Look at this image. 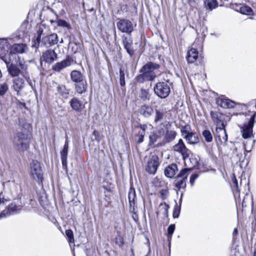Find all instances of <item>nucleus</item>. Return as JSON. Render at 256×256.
<instances>
[{"instance_id":"7","label":"nucleus","mask_w":256,"mask_h":256,"mask_svg":"<svg viewBox=\"0 0 256 256\" xmlns=\"http://www.w3.org/2000/svg\"><path fill=\"white\" fill-rule=\"evenodd\" d=\"M256 114H253L248 124H244L242 128L241 132L242 136L244 138H250L252 136V128L254 126Z\"/></svg>"},{"instance_id":"63","label":"nucleus","mask_w":256,"mask_h":256,"mask_svg":"<svg viewBox=\"0 0 256 256\" xmlns=\"http://www.w3.org/2000/svg\"><path fill=\"white\" fill-rule=\"evenodd\" d=\"M2 77V73L1 70H0V78Z\"/></svg>"},{"instance_id":"15","label":"nucleus","mask_w":256,"mask_h":256,"mask_svg":"<svg viewBox=\"0 0 256 256\" xmlns=\"http://www.w3.org/2000/svg\"><path fill=\"white\" fill-rule=\"evenodd\" d=\"M28 50V47L24 44H14L10 48V54H22L27 52Z\"/></svg>"},{"instance_id":"59","label":"nucleus","mask_w":256,"mask_h":256,"mask_svg":"<svg viewBox=\"0 0 256 256\" xmlns=\"http://www.w3.org/2000/svg\"><path fill=\"white\" fill-rule=\"evenodd\" d=\"M238 234V229L236 228H235L234 230V232H233V236H236Z\"/></svg>"},{"instance_id":"42","label":"nucleus","mask_w":256,"mask_h":256,"mask_svg":"<svg viewBox=\"0 0 256 256\" xmlns=\"http://www.w3.org/2000/svg\"><path fill=\"white\" fill-rule=\"evenodd\" d=\"M142 73L146 78V80H152L156 76L154 72H140Z\"/></svg>"},{"instance_id":"4","label":"nucleus","mask_w":256,"mask_h":256,"mask_svg":"<svg viewBox=\"0 0 256 256\" xmlns=\"http://www.w3.org/2000/svg\"><path fill=\"white\" fill-rule=\"evenodd\" d=\"M30 174L32 178L38 182H42L43 180V173L40 163L37 160H33L30 164Z\"/></svg>"},{"instance_id":"57","label":"nucleus","mask_w":256,"mask_h":256,"mask_svg":"<svg viewBox=\"0 0 256 256\" xmlns=\"http://www.w3.org/2000/svg\"><path fill=\"white\" fill-rule=\"evenodd\" d=\"M124 48L126 50L127 52L130 56H132L134 54V50L132 48V46H128V47H124Z\"/></svg>"},{"instance_id":"20","label":"nucleus","mask_w":256,"mask_h":256,"mask_svg":"<svg viewBox=\"0 0 256 256\" xmlns=\"http://www.w3.org/2000/svg\"><path fill=\"white\" fill-rule=\"evenodd\" d=\"M24 79L17 78L13 80L12 88L17 92L18 94L19 92L24 88Z\"/></svg>"},{"instance_id":"53","label":"nucleus","mask_w":256,"mask_h":256,"mask_svg":"<svg viewBox=\"0 0 256 256\" xmlns=\"http://www.w3.org/2000/svg\"><path fill=\"white\" fill-rule=\"evenodd\" d=\"M180 213V208L176 206L174 210L173 217L174 218H178Z\"/></svg>"},{"instance_id":"58","label":"nucleus","mask_w":256,"mask_h":256,"mask_svg":"<svg viewBox=\"0 0 256 256\" xmlns=\"http://www.w3.org/2000/svg\"><path fill=\"white\" fill-rule=\"evenodd\" d=\"M63 149L68 150V140H66Z\"/></svg>"},{"instance_id":"64","label":"nucleus","mask_w":256,"mask_h":256,"mask_svg":"<svg viewBox=\"0 0 256 256\" xmlns=\"http://www.w3.org/2000/svg\"><path fill=\"white\" fill-rule=\"evenodd\" d=\"M254 256H256V250L254 252Z\"/></svg>"},{"instance_id":"22","label":"nucleus","mask_w":256,"mask_h":256,"mask_svg":"<svg viewBox=\"0 0 256 256\" xmlns=\"http://www.w3.org/2000/svg\"><path fill=\"white\" fill-rule=\"evenodd\" d=\"M70 104L72 108L76 112H80L82 109V102L76 98H72L70 101Z\"/></svg>"},{"instance_id":"60","label":"nucleus","mask_w":256,"mask_h":256,"mask_svg":"<svg viewBox=\"0 0 256 256\" xmlns=\"http://www.w3.org/2000/svg\"><path fill=\"white\" fill-rule=\"evenodd\" d=\"M165 192H166V190H162L160 192V194L162 196H163Z\"/></svg>"},{"instance_id":"25","label":"nucleus","mask_w":256,"mask_h":256,"mask_svg":"<svg viewBox=\"0 0 256 256\" xmlns=\"http://www.w3.org/2000/svg\"><path fill=\"white\" fill-rule=\"evenodd\" d=\"M72 80L75 82H80L84 80V76L78 70H74L70 73Z\"/></svg>"},{"instance_id":"49","label":"nucleus","mask_w":256,"mask_h":256,"mask_svg":"<svg viewBox=\"0 0 256 256\" xmlns=\"http://www.w3.org/2000/svg\"><path fill=\"white\" fill-rule=\"evenodd\" d=\"M190 127L188 125L184 126H182L181 128V132L182 134V136L184 137L186 135H188L191 132H190Z\"/></svg>"},{"instance_id":"34","label":"nucleus","mask_w":256,"mask_h":256,"mask_svg":"<svg viewBox=\"0 0 256 256\" xmlns=\"http://www.w3.org/2000/svg\"><path fill=\"white\" fill-rule=\"evenodd\" d=\"M202 136L206 142H211L213 140V136L211 132L208 130H204L202 132Z\"/></svg>"},{"instance_id":"16","label":"nucleus","mask_w":256,"mask_h":256,"mask_svg":"<svg viewBox=\"0 0 256 256\" xmlns=\"http://www.w3.org/2000/svg\"><path fill=\"white\" fill-rule=\"evenodd\" d=\"M166 112L167 111L164 108L163 104L158 108H157V106H156L154 110V122L156 124H157L158 122H161L166 116Z\"/></svg>"},{"instance_id":"27","label":"nucleus","mask_w":256,"mask_h":256,"mask_svg":"<svg viewBox=\"0 0 256 256\" xmlns=\"http://www.w3.org/2000/svg\"><path fill=\"white\" fill-rule=\"evenodd\" d=\"M10 44L6 38H0V54H5L6 52H8L9 49Z\"/></svg>"},{"instance_id":"39","label":"nucleus","mask_w":256,"mask_h":256,"mask_svg":"<svg viewBox=\"0 0 256 256\" xmlns=\"http://www.w3.org/2000/svg\"><path fill=\"white\" fill-rule=\"evenodd\" d=\"M68 152V150L64 149H62V150L60 152V157L63 166H66L67 165Z\"/></svg>"},{"instance_id":"45","label":"nucleus","mask_w":256,"mask_h":256,"mask_svg":"<svg viewBox=\"0 0 256 256\" xmlns=\"http://www.w3.org/2000/svg\"><path fill=\"white\" fill-rule=\"evenodd\" d=\"M160 208H161L162 210H163L164 214L165 216H168V210L169 208V206L166 204V202L164 203H161L160 204Z\"/></svg>"},{"instance_id":"24","label":"nucleus","mask_w":256,"mask_h":256,"mask_svg":"<svg viewBox=\"0 0 256 256\" xmlns=\"http://www.w3.org/2000/svg\"><path fill=\"white\" fill-rule=\"evenodd\" d=\"M159 68V65L153 63L152 62H149L144 65L140 69V72H154V70L158 69Z\"/></svg>"},{"instance_id":"5","label":"nucleus","mask_w":256,"mask_h":256,"mask_svg":"<svg viewBox=\"0 0 256 256\" xmlns=\"http://www.w3.org/2000/svg\"><path fill=\"white\" fill-rule=\"evenodd\" d=\"M155 94L160 98H166L170 94V89L169 84L166 82L157 83L154 87Z\"/></svg>"},{"instance_id":"26","label":"nucleus","mask_w":256,"mask_h":256,"mask_svg":"<svg viewBox=\"0 0 256 256\" xmlns=\"http://www.w3.org/2000/svg\"><path fill=\"white\" fill-rule=\"evenodd\" d=\"M139 127L141 130L138 132L136 136L138 138V143L140 144L144 142L145 131L147 129L148 126L146 124H140L139 126Z\"/></svg>"},{"instance_id":"61","label":"nucleus","mask_w":256,"mask_h":256,"mask_svg":"<svg viewBox=\"0 0 256 256\" xmlns=\"http://www.w3.org/2000/svg\"><path fill=\"white\" fill-rule=\"evenodd\" d=\"M98 132L97 130H95L93 132V134L94 136H96L97 135H98Z\"/></svg>"},{"instance_id":"17","label":"nucleus","mask_w":256,"mask_h":256,"mask_svg":"<svg viewBox=\"0 0 256 256\" xmlns=\"http://www.w3.org/2000/svg\"><path fill=\"white\" fill-rule=\"evenodd\" d=\"M210 116L214 122L218 126H225L224 123V115L219 112H210Z\"/></svg>"},{"instance_id":"31","label":"nucleus","mask_w":256,"mask_h":256,"mask_svg":"<svg viewBox=\"0 0 256 256\" xmlns=\"http://www.w3.org/2000/svg\"><path fill=\"white\" fill-rule=\"evenodd\" d=\"M58 92L64 98H67L70 93V90L66 88L65 86L60 85L57 87Z\"/></svg>"},{"instance_id":"30","label":"nucleus","mask_w":256,"mask_h":256,"mask_svg":"<svg viewBox=\"0 0 256 256\" xmlns=\"http://www.w3.org/2000/svg\"><path fill=\"white\" fill-rule=\"evenodd\" d=\"M184 138H185L186 140L190 144H195L198 142V136L192 132L188 135L184 136Z\"/></svg>"},{"instance_id":"18","label":"nucleus","mask_w":256,"mask_h":256,"mask_svg":"<svg viewBox=\"0 0 256 256\" xmlns=\"http://www.w3.org/2000/svg\"><path fill=\"white\" fill-rule=\"evenodd\" d=\"M154 112L153 108L146 104H144L141 106L140 112L146 118H148L152 116Z\"/></svg>"},{"instance_id":"19","label":"nucleus","mask_w":256,"mask_h":256,"mask_svg":"<svg viewBox=\"0 0 256 256\" xmlns=\"http://www.w3.org/2000/svg\"><path fill=\"white\" fill-rule=\"evenodd\" d=\"M178 168L177 165L175 164H172L168 166L164 169L165 176L170 178H172L175 175Z\"/></svg>"},{"instance_id":"38","label":"nucleus","mask_w":256,"mask_h":256,"mask_svg":"<svg viewBox=\"0 0 256 256\" xmlns=\"http://www.w3.org/2000/svg\"><path fill=\"white\" fill-rule=\"evenodd\" d=\"M240 12L241 14L246 15H252V9L247 6H242L240 8Z\"/></svg>"},{"instance_id":"41","label":"nucleus","mask_w":256,"mask_h":256,"mask_svg":"<svg viewBox=\"0 0 256 256\" xmlns=\"http://www.w3.org/2000/svg\"><path fill=\"white\" fill-rule=\"evenodd\" d=\"M8 90V86L6 82L0 83V96L5 94Z\"/></svg>"},{"instance_id":"47","label":"nucleus","mask_w":256,"mask_h":256,"mask_svg":"<svg viewBox=\"0 0 256 256\" xmlns=\"http://www.w3.org/2000/svg\"><path fill=\"white\" fill-rule=\"evenodd\" d=\"M66 234L68 238V242L70 243L74 242V238L73 232L71 230H68L66 231Z\"/></svg>"},{"instance_id":"33","label":"nucleus","mask_w":256,"mask_h":256,"mask_svg":"<svg viewBox=\"0 0 256 256\" xmlns=\"http://www.w3.org/2000/svg\"><path fill=\"white\" fill-rule=\"evenodd\" d=\"M218 2L216 0H206L205 7L206 9L212 10L218 6Z\"/></svg>"},{"instance_id":"36","label":"nucleus","mask_w":256,"mask_h":256,"mask_svg":"<svg viewBox=\"0 0 256 256\" xmlns=\"http://www.w3.org/2000/svg\"><path fill=\"white\" fill-rule=\"evenodd\" d=\"M186 180H185L184 179H176L175 180V187L178 190H180L182 188H185L186 187Z\"/></svg>"},{"instance_id":"12","label":"nucleus","mask_w":256,"mask_h":256,"mask_svg":"<svg viewBox=\"0 0 256 256\" xmlns=\"http://www.w3.org/2000/svg\"><path fill=\"white\" fill-rule=\"evenodd\" d=\"M58 58V55L54 50H48L42 54L40 58V62L44 61L48 64H52Z\"/></svg>"},{"instance_id":"62","label":"nucleus","mask_w":256,"mask_h":256,"mask_svg":"<svg viewBox=\"0 0 256 256\" xmlns=\"http://www.w3.org/2000/svg\"><path fill=\"white\" fill-rule=\"evenodd\" d=\"M50 22L52 24V23L55 22H56V21H54V20H50Z\"/></svg>"},{"instance_id":"21","label":"nucleus","mask_w":256,"mask_h":256,"mask_svg":"<svg viewBox=\"0 0 256 256\" xmlns=\"http://www.w3.org/2000/svg\"><path fill=\"white\" fill-rule=\"evenodd\" d=\"M198 57V51L194 48H190L188 52L186 60L188 63H194Z\"/></svg>"},{"instance_id":"40","label":"nucleus","mask_w":256,"mask_h":256,"mask_svg":"<svg viewBox=\"0 0 256 256\" xmlns=\"http://www.w3.org/2000/svg\"><path fill=\"white\" fill-rule=\"evenodd\" d=\"M56 22L58 26L66 28L68 30L71 28L70 24L68 22H66L65 20L58 19L57 20H56Z\"/></svg>"},{"instance_id":"44","label":"nucleus","mask_w":256,"mask_h":256,"mask_svg":"<svg viewBox=\"0 0 256 256\" xmlns=\"http://www.w3.org/2000/svg\"><path fill=\"white\" fill-rule=\"evenodd\" d=\"M132 40L130 38H128L125 36H122V44H124V48L128 47V46H132Z\"/></svg>"},{"instance_id":"13","label":"nucleus","mask_w":256,"mask_h":256,"mask_svg":"<svg viewBox=\"0 0 256 256\" xmlns=\"http://www.w3.org/2000/svg\"><path fill=\"white\" fill-rule=\"evenodd\" d=\"M20 210V206L16 204V202H13L9 205L7 210H2V212L0 214V218L16 213L19 212Z\"/></svg>"},{"instance_id":"56","label":"nucleus","mask_w":256,"mask_h":256,"mask_svg":"<svg viewBox=\"0 0 256 256\" xmlns=\"http://www.w3.org/2000/svg\"><path fill=\"white\" fill-rule=\"evenodd\" d=\"M198 174H192L190 177V182L192 186H193V184H194V181L195 180L198 178Z\"/></svg>"},{"instance_id":"9","label":"nucleus","mask_w":256,"mask_h":256,"mask_svg":"<svg viewBox=\"0 0 256 256\" xmlns=\"http://www.w3.org/2000/svg\"><path fill=\"white\" fill-rule=\"evenodd\" d=\"M224 127L218 126L216 128V140L218 146L226 144L228 140V135Z\"/></svg>"},{"instance_id":"46","label":"nucleus","mask_w":256,"mask_h":256,"mask_svg":"<svg viewBox=\"0 0 256 256\" xmlns=\"http://www.w3.org/2000/svg\"><path fill=\"white\" fill-rule=\"evenodd\" d=\"M115 243L120 247L123 246L124 244V238L120 234L115 238Z\"/></svg>"},{"instance_id":"51","label":"nucleus","mask_w":256,"mask_h":256,"mask_svg":"<svg viewBox=\"0 0 256 256\" xmlns=\"http://www.w3.org/2000/svg\"><path fill=\"white\" fill-rule=\"evenodd\" d=\"M232 182L234 184V188H235L236 192L240 194V190L238 188V182L234 175L232 178Z\"/></svg>"},{"instance_id":"50","label":"nucleus","mask_w":256,"mask_h":256,"mask_svg":"<svg viewBox=\"0 0 256 256\" xmlns=\"http://www.w3.org/2000/svg\"><path fill=\"white\" fill-rule=\"evenodd\" d=\"M175 230V225L170 224L168 228V238H171L172 235Z\"/></svg>"},{"instance_id":"6","label":"nucleus","mask_w":256,"mask_h":256,"mask_svg":"<svg viewBox=\"0 0 256 256\" xmlns=\"http://www.w3.org/2000/svg\"><path fill=\"white\" fill-rule=\"evenodd\" d=\"M118 20L116 22L118 29L122 32H124L130 35L134 28L132 22L126 18H119Z\"/></svg>"},{"instance_id":"48","label":"nucleus","mask_w":256,"mask_h":256,"mask_svg":"<svg viewBox=\"0 0 256 256\" xmlns=\"http://www.w3.org/2000/svg\"><path fill=\"white\" fill-rule=\"evenodd\" d=\"M120 82L122 86H124L126 85L124 73L122 68H120Z\"/></svg>"},{"instance_id":"29","label":"nucleus","mask_w":256,"mask_h":256,"mask_svg":"<svg viewBox=\"0 0 256 256\" xmlns=\"http://www.w3.org/2000/svg\"><path fill=\"white\" fill-rule=\"evenodd\" d=\"M128 198L130 206L134 207L135 205V199L136 198V194L134 188L132 187L130 188L128 192Z\"/></svg>"},{"instance_id":"55","label":"nucleus","mask_w":256,"mask_h":256,"mask_svg":"<svg viewBox=\"0 0 256 256\" xmlns=\"http://www.w3.org/2000/svg\"><path fill=\"white\" fill-rule=\"evenodd\" d=\"M43 32H44L43 28H42L40 27L38 28V36L36 38V42L38 44L40 43V38H41L42 35L43 34Z\"/></svg>"},{"instance_id":"54","label":"nucleus","mask_w":256,"mask_h":256,"mask_svg":"<svg viewBox=\"0 0 256 256\" xmlns=\"http://www.w3.org/2000/svg\"><path fill=\"white\" fill-rule=\"evenodd\" d=\"M136 80L140 83L143 82L144 81H146V78L142 73L138 75L136 78Z\"/></svg>"},{"instance_id":"23","label":"nucleus","mask_w":256,"mask_h":256,"mask_svg":"<svg viewBox=\"0 0 256 256\" xmlns=\"http://www.w3.org/2000/svg\"><path fill=\"white\" fill-rule=\"evenodd\" d=\"M162 138V134L160 131L152 132L149 136L148 145L152 146Z\"/></svg>"},{"instance_id":"1","label":"nucleus","mask_w":256,"mask_h":256,"mask_svg":"<svg viewBox=\"0 0 256 256\" xmlns=\"http://www.w3.org/2000/svg\"><path fill=\"white\" fill-rule=\"evenodd\" d=\"M28 134L25 132H17L13 139V144L15 148L20 152L26 150L29 147L30 139Z\"/></svg>"},{"instance_id":"35","label":"nucleus","mask_w":256,"mask_h":256,"mask_svg":"<svg viewBox=\"0 0 256 256\" xmlns=\"http://www.w3.org/2000/svg\"><path fill=\"white\" fill-rule=\"evenodd\" d=\"M191 170L190 168H186L182 169L178 175L176 176V179H178L179 178H181V179H184L185 180H187V178L188 175V172Z\"/></svg>"},{"instance_id":"37","label":"nucleus","mask_w":256,"mask_h":256,"mask_svg":"<svg viewBox=\"0 0 256 256\" xmlns=\"http://www.w3.org/2000/svg\"><path fill=\"white\" fill-rule=\"evenodd\" d=\"M63 6L66 10L70 8L76 3L77 0H61Z\"/></svg>"},{"instance_id":"43","label":"nucleus","mask_w":256,"mask_h":256,"mask_svg":"<svg viewBox=\"0 0 256 256\" xmlns=\"http://www.w3.org/2000/svg\"><path fill=\"white\" fill-rule=\"evenodd\" d=\"M140 96L144 100H149L150 96L148 90L142 88L140 94Z\"/></svg>"},{"instance_id":"8","label":"nucleus","mask_w":256,"mask_h":256,"mask_svg":"<svg viewBox=\"0 0 256 256\" xmlns=\"http://www.w3.org/2000/svg\"><path fill=\"white\" fill-rule=\"evenodd\" d=\"M173 150L180 154L184 160L188 158L190 154V150L186 147L182 139L178 140V142L173 146Z\"/></svg>"},{"instance_id":"32","label":"nucleus","mask_w":256,"mask_h":256,"mask_svg":"<svg viewBox=\"0 0 256 256\" xmlns=\"http://www.w3.org/2000/svg\"><path fill=\"white\" fill-rule=\"evenodd\" d=\"M76 85V91L79 94H82L86 91V82L84 80Z\"/></svg>"},{"instance_id":"10","label":"nucleus","mask_w":256,"mask_h":256,"mask_svg":"<svg viewBox=\"0 0 256 256\" xmlns=\"http://www.w3.org/2000/svg\"><path fill=\"white\" fill-rule=\"evenodd\" d=\"M74 62L72 58L68 56L65 60L60 62H56L52 66V70L56 72H60L63 69L71 66Z\"/></svg>"},{"instance_id":"52","label":"nucleus","mask_w":256,"mask_h":256,"mask_svg":"<svg viewBox=\"0 0 256 256\" xmlns=\"http://www.w3.org/2000/svg\"><path fill=\"white\" fill-rule=\"evenodd\" d=\"M8 201V200L4 198H0V210L5 208L6 203Z\"/></svg>"},{"instance_id":"11","label":"nucleus","mask_w":256,"mask_h":256,"mask_svg":"<svg viewBox=\"0 0 256 256\" xmlns=\"http://www.w3.org/2000/svg\"><path fill=\"white\" fill-rule=\"evenodd\" d=\"M42 44L46 48L56 44L58 42V36L55 33L44 37L42 40Z\"/></svg>"},{"instance_id":"14","label":"nucleus","mask_w":256,"mask_h":256,"mask_svg":"<svg viewBox=\"0 0 256 256\" xmlns=\"http://www.w3.org/2000/svg\"><path fill=\"white\" fill-rule=\"evenodd\" d=\"M216 104L224 108H231L234 107L236 103L222 96L218 98L216 100Z\"/></svg>"},{"instance_id":"3","label":"nucleus","mask_w":256,"mask_h":256,"mask_svg":"<svg viewBox=\"0 0 256 256\" xmlns=\"http://www.w3.org/2000/svg\"><path fill=\"white\" fill-rule=\"evenodd\" d=\"M159 158L156 154H150L146 160L145 170L150 174H154L160 166Z\"/></svg>"},{"instance_id":"28","label":"nucleus","mask_w":256,"mask_h":256,"mask_svg":"<svg viewBox=\"0 0 256 256\" xmlns=\"http://www.w3.org/2000/svg\"><path fill=\"white\" fill-rule=\"evenodd\" d=\"M177 133L176 131L172 130H166L164 135V140L166 142H170L174 140L176 136Z\"/></svg>"},{"instance_id":"2","label":"nucleus","mask_w":256,"mask_h":256,"mask_svg":"<svg viewBox=\"0 0 256 256\" xmlns=\"http://www.w3.org/2000/svg\"><path fill=\"white\" fill-rule=\"evenodd\" d=\"M2 59L6 64L8 73L12 76H18L20 74H21L24 77H26V70H27V66L22 62L20 61L19 62V66L21 69V70H20L16 65L13 64H10V60H8L5 56L2 57Z\"/></svg>"}]
</instances>
